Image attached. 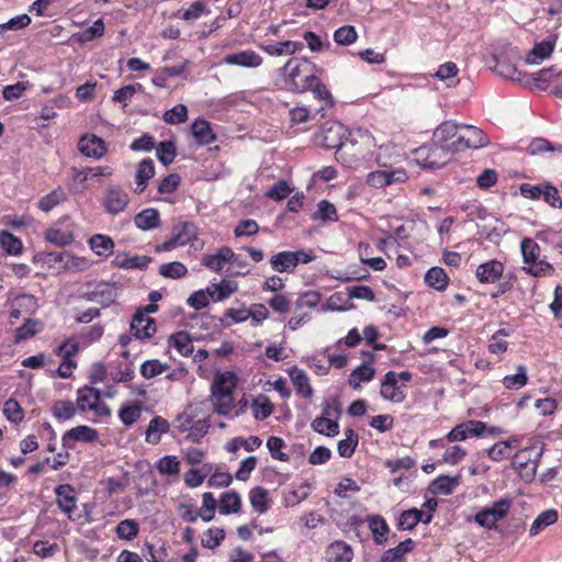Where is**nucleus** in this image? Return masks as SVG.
<instances>
[{"label":"nucleus","instance_id":"f257e3e1","mask_svg":"<svg viewBox=\"0 0 562 562\" xmlns=\"http://www.w3.org/2000/svg\"><path fill=\"white\" fill-rule=\"evenodd\" d=\"M347 128L337 121H326L316 135L318 145L326 149H336L337 161L347 167L360 160L359 154L355 151L356 142L346 139Z\"/></svg>","mask_w":562,"mask_h":562},{"label":"nucleus","instance_id":"f03ea898","mask_svg":"<svg viewBox=\"0 0 562 562\" xmlns=\"http://www.w3.org/2000/svg\"><path fill=\"white\" fill-rule=\"evenodd\" d=\"M283 70L286 71L289 76V79L286 80L289 90L295 93H302L311 90L316 99L325 101L326 104L330 106L334 105L331 93L318 77L315 75H307L301 81L297 80L302 71L301 66L296 60L290 59L283 67Z\"/></svg>","mask_w":562,"mask_h":562},{"label":"nucleus","instance_id":"7ed1b4c3","mask_svg":"<svg viewBox=\"0 0 562 562\" xmlns=\"http://www.w3.org/2000/svg\"><path fill=\"white\" fill-rule=\"evenodd\" d=\"M237 374L233 371L216 372L211 385L215 411L227 415L234 407L233 392L237 386Z\"/></svg>","mask_w":562,"mask_h":562},{"label":"nucleus","instance_id":"20e7f679","mask_svg":"<svg viewBox=\"0 0 562 562\" xmlns=\"http://www.w3.org/2000/svg\"><path fill=\"white\" fill-rule=\"evenodd\" d=\"M415 161L426 169H439L443 167L449 155L452 154L448 147H441L432 142L430 145L420 146L415 149Z\"/></svg>","mask_w":562,"mask_h":562},{"label":"nucleus","instance_id":"39448f33","mask_svg":"<svg viewBox=\"0 0 562 562\" xmlns=\"http://www.w3.org/2000/svg\"><path fill=\"white\" fill-rule=\"evenodd\" d=\"M130 203V195L120 186L111 184L105 189L102 206L110 215L122 213Z\"/></svg>","mask_w":562,"mask_h":562},{"label":"nucleus","instance_id":"423d86ee","mask_svg":"<svg viewBox=\"0 0 562 562\" xmlns=\"http://www.w3.org/2000/svg\"><path fill=\"white\" fill-rule=\"evenodd\" d=\"M78 297L87 302H97L105 308L115 303L117 297V286L116 283L101 282L94 290L79 293Z\"/></svg>","mask_w":562,"mask_h":562},{"label":"nucleus","instance_id":"0eeeda50","mask_svg":"<svg viewBox=\"0 0 562 562\" xmlns=\"http://www.w3.org/2000/svg\"><path fill=\"white\" fill-rule=\"evenodd\" d=\"M461 133L456 138V144L464 148H482L490 144L487 135L479 127L472 125H460Z\"/></svg>","mask_w":562,"mask_h":562},{"label":"nucleus","instance_id":"6e6552de","mask_svg":"<svg viewBox=\"0 0 562 562\" xmlns=\"http://www.w3.org/2000/svg\"><path fill=\"white\" fill-rule=\"evenodd\" d=\"M460 131V125L446 121L442 122L434 132L432 142L440 145L441 147H448L451 153H456L459 150V147L456 144V139L458 137V132Z\"/></svg>","mask_w":562,"mask_h":562},{"label":"nucleus","instance_id":"1a4fd4ad","mask_svg":"<svg viewBox=\"0 0 562 562\" xmlns=\"http://www.w3.org/2000/svg\"><path fill=\"white\" fill-rule=\"evenodd\" d=\"M54 492L58 508L67 515L68 519L74 520L72 514L77 509L78 501L75 487L67 483L59 484Z\"/></svg>","mask_w":562,"mask_h":562},{"label":"nucleus","instance_id":"9d476101","mask_svg":"<svg viewBox=\"0 0 562 562\" xmlns=\"http://www.w3.org/2000/svg\"><path fill=\"white\" fill-rule=\"evenodd\" d=\"M34 261H42L49 267L56 263H63L64 268L76 267L78 270L81 269L79 262H83L82 259L77 258L68 251H43L34 256Z\"/></svg>","mask_w":562,"mask_h":562},{"label":"nucleus","instance_id":"9b49d317","mask_svg":"<svg viewBox=\"0 0 562 562\" xmlns=\"http://www.w3.org/2000/svg\"><path fill=\"white\" fill-rule=\"evenodd\" d=\"M78 149L86 157L100 159L105 155L108 147L101 137L94 134H86L80 137Z\"/></svg>","mask_w":562,"mask_h":562},{"label":"nucleus","instance_id":"f8f14e48","mask_svg":"<svg viewBox=\"0 0 562 562\" xmlns=\"http://www.w3.org/2000/svg\"><path fill=\"white\" fill-rule=\"evenodd\" d=\"M262 61V57L252 49L235 52L223 57L224 64L244 68H257Z\"/></svg>","mask_w":562,"mask_h":562},{"label":"nucleus","instance_id":"ddd939ff","mask_svg":"<svg viewBox=\"0 0 562 562\" xmlns=\"http://www.w3.org/2000/svg\"><path fill=\"white\" fill-rule=\"evenodd\" d=\"M504 269L502 261L492 259L479 265L475 276L481 283L493 284L502 278Z\"/></svg>","mask_w":562,"mask_h":562},{"label":"nucleus","instance_id":"4468645a","mask_svg":"<svg viewBox=\"0 0 562 562\" xmlns=\"http://www.w3.org/2000/svg\"><path fill=\"white\" fill-rule=\"evenodd\" d=\"M98 439V431L85 425H80L65 432L63 436V447L65 449H72L74 443L77 441L81 442H93Z\"/></svg>","mask_w":562,"mask_h":562},{"label":"nucleus","instance_id":"2eb2a0df","mask_svg":"<svg viewBox=\"0 0 562 562\" xmlns=\"http://www.w3.org/2000/svg\"><path fill=\"white\" fill-rule=\"evenodd\" d=\"M522 436H512L507 440H501L486 450L487 457L493 461H501L512 456V451L520 447Z\"/></svg>","mask_w":562,"mask_h":562},{"label":"nucleus","instance_id":"dca6fc26","mask_svg":"<svg viewBox=\"0 0 562 562\" xmlns=\"http://www.w3.org/2000/svg\"><path fill=\"white\" fill-rule=\"evenodd\" d=\"M380 393L385 400L394 403H401L405 398L404 390L398 385L396 372L389 371L385 373Z\"/></svg>","mask_w":562,"mask_h":562},{"label":"nucleus","instance_id":"f3484780","mask_svg":"<svg viewBox=\"0 0 562 562\" xmlns=\"http://www.w3.org/2000/svg\"><path fill=\"white\" fill-rule=\"evenodd\" d=\"M493 61L494 66H491L490 68L498 76L521 83L529 82L528 75L526 72L518 70L515 65L507 63L495 55L493 56Z\"/></svg>","mask_w":562,"mask_h":562},{"label":"nucleus","instance_id":"a211bd4d","mask_svg":"<svg viewBox=\"0 0 562 562\" xmlns=\"http://www.w3.org/2000/svg\"><path fill=\"white\" fill-rule=\"evenodd\" d=\"M327 562H351L353 549L342 540L331 542L325 551Z\"/></svg>","mask_w":562,"mask_h":562},{"label":"nucleus","instance_id":"6ab92c4d","mask_svg":"<svg viewBox=\"0 0 562 562\" xmlns=\"http://www.w3.org/2000/svg\"><path fill=\"white\" fill-rule=\"evenodd\" d=\"M155 176V165L150 158L143 159L136 170V188L134 192L140 194L147 188L148 181Z\"/></svg>","mask_w":562,"mask_h":562},{"label":"nucleus","instance_id":"aec40b11","mask_svg":"<svg viewBox=\"0 0 562 562\" xmlns=\"http://www.w3.org/2000/svg\"><path fill=\"white\" fill-rule=\"evenodd\" d=\"M211 424H178L172 432L186 434V439L193 442L200 443L201 439L209 432Z\"/></svg>","mask_w":562,"mask_h":562},{"label":"nucleus","instance_id":"412c9836","mask_svg":"<svg viewBox=\"0 0 562 562\" xmlns=\"http://www.w3.org/2000/svg\"><path fill=\"white\" fill-rule=\"evenodd\" d=\"M322 415L316 417L313 422H338L341 414V403L337 397H326L322 404Z\"/></svg>","mask_w":562,"mask_h":562},{"label":"nucleus","instance_id":"4be33fe9","mask_svg":"<svg viewBox=\"0 0 562 562\" xmlns=\"http://www.w3.org/2000/svg\"><path fill=\"white\" fill-rule=\"evenodd\" d=\"M555 38L557 37L554 36L553 38H547L540 43H536L532 49L528 53L526 63L538 64L549 57L554 49Z\"/></svg>","mask_w":562,"mask_h":562},{"label":"nucleus","instance_id":"5701e85b","mask_svg":"<svg viewBox=\"0 0 562 562\" xmlns=\"http://www.w3.org/2000/svg\"><path fill=\"white\" fill-rule=\"evenodd\" d=\"M270 265L273 271L280 273L294 272L296 265L293 251H280L270 258Z\"/></svg>","mask_w":562,"mask_h":562},{"label":"nucleus","instance_id":"b1692460","mask_svg":"<svg viewBox=\"0 0 562 562\" xmlns=\"http://www.w3.org/2000/svg\"><path fill=\"white\" fill-rule=\"evenodd\" d=\"M460 484V475L449 476L439 475L428 486V491L434 494L450 495L453 487Z\"/></svg>","mask_w":562,"mask_h":562},{"label":"nucleus","instance_id":"393cba45","mask_svg":"<svg viewBox=\"0 0 562 562\" xmlns=\"http://www.w3.org/2000/svg\"><path fill=\"white\" fill-rule=\"evenodd\" d=\"M134 223L142 231H149L160 226L159 212L154 207L143 210L134 217Z\"/></svg>","mask_w":562,"mask_h":562},{"label":"nucleus","instance_id":"a878e982","mask_svg":"<svg viewBox=\"0 0 562 562\" xmlns=\"http://www.w3.org/2000/svg\"><path fill=\"white\" fill-rule=\"evenodd\" d=\"M192 134L200 145H210L216 139L211 124L204 119H198L192 123Z\"/></svg>","mask_w":562,"mask_h":562},{"label":"nucleus","instance_id":"bb28decb","mask_svg":"<svg viewBox=\"0 0 562 562\" xmlns=\"http://www.w3.org/2000/svg\"><path fill=\"white\" fill-rule=\"evenodd\" d=\"M150 261L151 258L147 256L126 257L125 255H116L112 261V266L122 269L145 270Z\"/></svg>","mask_w":562,"mask_h":562},{"label":"nucleus","instance_id":"cd10ccee","mask_svg":"<svg viewBox=\"0 0 562 562\" xmlns=\"http://www.w3.org/2000/svg\"><path fill=\"white\" fill-rule=\"evenodd\" d=\"M220 513L222 515L237 514L241 509V498L236 491H227L221 495Z\"/></svg>","mask_w":562,"mask_h":562},{"label":"nucleus","instance_id":"c85d7f7f","mask_svg":"<svg viewBox=\"0 0 562 562\" xmlns=\"http://www.w3.org/2000/svg\"><path fill=\"white\" fill-rule=\"evenodd\" d=\"M414 547L415 542L413 539L407 538L401 541L396 547L386 550L382 554L380 562H402L404 554L413 551Z\"/></svg>","mask_w":562,"mask_h":562},{"label":"nucleus","instance_id":"c756f323","mask_svg":"<svg viewBox=\"0 0 562 562\" xmlns=\"http://www.w3.org/2000/svg\"><path fill=\"white\" fill-rule=\"evenodd\" d=\"M368 521L374 542L380 546L384 544L387 540L386 535L390 531L385 519L380 515H373L368 517Z\"/></svg>","mask_w":562,"mask_h":562},{"label":"nucleus","instance_id":"7c9ffc66","mask_svg":"<svg viewBox=\"0 0 562 562\" xmlns=\"http://www.w3.org/2000/svg\"><path fill=\"white\" fill-rule=\"evenodd\" d=\"M237 291V284L232 281H227L223 279L221 283H212L211 286L206 289V292L210 294L213 301L221 302L231 296L233 293Z\"/></svg>","mask_w":562,"mask_h":562},{"label":"nucleus","instance_id":"2f4dec72","mask_svg":"<svg viewBox=\"0 0 562 562\" xmlns=\"http://www.w3.org/2000/svg\"><path fill=\"white\" fill-rule=\"evenodd\" d=\"M100 392L91 386H85L78 390V397L76 407L78 411H92L95 403L99 401Z\"/></svg>","mask_w":562,"mask_h":562},{"label":"nucleus","instance_id":"473e14b6","mask_svg":"<svg viewBox=\"0 0 562 562\" xmlns=\"http://www.w3.org/2000/svg\"><path fill=\"white\" fill-rule=\"evenodd\" d=\"M449 277L441 267H432L425 274V282L428 286L445 291L449 284Z\"/></svg>","mask_w":562,"mask_h":562},{"label":"nucleus","instance_id":"72a5a7b5","mask_svg":"<svg viewBox=\"0 0 562 562\" xmlns=\"http://www.w3.org/2000/svg\"><path fill=\"white\" fill-rule=\"evenodd\" d=\"M89 246L95 255L109 257L113 252L114 241L110 236L95 234L90 237Z\"/></svg>","mask_w":562,"mask_h":562},{"label":"nucleus","instance_id":"f704fd0d","mask_svg":"<svg viewBox=\"0 0 562 562\" xmlns=\"http://www.w3.org/2000/svg\"><path fill=\"white\" fill-rule=\"evenodd\" d=\"M169 346L175 347L178 352L184 357L193 352V345L190 335L187 331H177L169 336Z\"/></svg>","mask_w":562,"mask_h":562},{"label":"nucleus","instance_id":"c9c22d12","mask_svg":"<svg viewBox=\"0 0 562 562\" xmlns=\"http://www.w3.org/2000/svg\"><path fill=\"white\" fill-rule=\"evenodd\" d=\"M289 373L296 392L303 397H310L313 391L306 373L297 367H293Z\"/></svg>","mask_w":562,"mask_h":562},{"label":"nucleus","instance_id":"e433bc0d","mask_svg":"<svg viewBox=\"0 0 562 562\" xmlns=\"http://www.w3.org/2000/svg\"><path fill=\"white\" fill-rule=\"evenodd\" d=\"M301 42L283 41L273 44H267L262 48L271 56H281L283 54H294L296 50L302 49Z\"/></svg>","mask_w":562,"mask_h":562},{"label":"nucleus","instance_id":"4c0bfd02","mask_svg":"<svg viewBox=\"0 0 562 562\" xmlns=\"http://www.w3.org/2000/svg\"><path fill=\"white\" fill-rule=\"evenodd\" d=\"M249 501L255 512L265 514L269 509L268 491L261 486H256L249 492Z\"/></svg>","mask_w":562,"mask_h":562},{"label":"nucleus","instance_id":"58836bf2","mask_svg":"<svg viewBox=\"0 0 562 562\" xmlns=\"http://www.w3.org/2000/svg\"><path fill=\"white\" fill-rule=\"evenodd\" d=\"M558 512L555 509H547L542 512L532 522L529 533L537 536L544 528L553 525L558 520Z\"/></svg>","mask_w":562,"mask_h":562},{"label":"nucleus","instance_id":"ea45409f","mask_svg":"<svg viewBox=\"0 0 562 562\" xmlns=\"http://www.w3.org/2000/svg\"><path fill=\"white\" fill-rule=\"evenodd\" d=\"M422 520V510L411 508L403 510L400 515L396 527L398 530H413Z\"/></svg>","mask_w":562,"mask_h":562},{"label":"nucleus","instance_id":"a19ab883","mask_svg":"<svg viewBox=\"0 0 562 562\" xmlns=\"http://www.w3.org/2000/svg\"><path fill=\"white\" fill-rule=\"evenodd\" d=\"M130 330L132 335L138 340H145L151 338L157 331L156 321L154 318H144L139 325L132 327L130 324Z\"/></svg>","mask_w":562,"mask_h":562},{"label":"nucleus","instance_id":"79ce46f5","mask_svg":"<svg viewBox=\"0 0 562 562\" xmlns=\"http://www.w3.org/2000/svg\"><path fill=\"white\" fill-rule=\"evenodd\" d=\"M526 151L531 156L543 154L546 151L561 153L562 145H554L543 137H536L529 143V145L526 148Z\"/></svg>","mask_w":562,"mask_h":562},{"label":"nucleus","instance_id":"37998d69","mask_svg":"<svg viewBox=\"0 0 562 562\" xmlns=\"http://www.w3.org/2000/svg\"><path fill=\"white\" fill-rule=\"evenodd\" d=\"M260 446L261 439L257 436H250L248 439H244L243 437H235L227 442L226 450L228 452H236L243 447L246 451H254Z\"/></svg>","mask_w":562,"mask_h":562},{"label":"nucleus","instance_id":"c03bdc74","mask_svg":"<svg viewBox=\"0 0 562 562\" xmlns=\"http://www.w3.org/2000/svg\"><path fill=\"white\" fill-rule=\"evenodd\" d=\"M0 245L2 249L9 255H20L23 250V244L20 238L14 236L8 231L0 233Z\"/></svg>","mask_w":562,"mask_h":562},{"label":"nucleus","instance_id":"a18cd8bd","mask_svg":"<svg viewBox=\"0 0 562 562\" xmlns=\"http://www.w3.org/2000/svg\"><path fill=\"white\" fill-rule=\"evenodd\" d=\"M375 370L367 364L357 367L349 376V385L352 389H358L361 382H369L374 378Z\"/></svg>","mask_w":562,"mask_h":562},{"label":"nucleus","instance_id":"49530a36","mask_svg":"<svg viewBox=\"0 0 562 562\" xmlns=\"http://www.w3.org/2000/svg\"><path fill=\"white\" fill-rule=\"evenodd\" d=\"M67 200V195L65 191L61 188L54 189L48 194L41 198L38 201V207L43 212H49L55 206H57L59 203Z\"/></svg>","mask_w":562,"mask_h":562},{"label":"nucleus","instance_id":"de8ad7c7","mask_svg":"<svg viewBox=\"0 0 562 562\" xmlns=\"http://www.w3.org/2000/svg\"><path fill=\"white\" fill-rule=\"evenodd\" d=\"M116 536L122 540L131 541L139 532V524L135 519H124L115 528Z\"/></svg>","mask_w":562,"mask_h":562},{"label":"nucleus","instance_id":"09e8293b","mask_svg":"<svg viewBox=\"0 0 562 562\" xmlns=\"http://www.w3.org/2000/svg\"><path fill=\"white\" fill-rule=\"evenodd\" d=\"M359 437L352 429L346 430V438L338 442V453L342 458H350L358 446Z\"/></svg>","mask_w":562,"mask_h":562},{"label":"nucleus","instance_id":"8fccbe9b","mask_svg":"<svg viewBox=\"0 0 562 562\" xmlns=\"http://www.w3.org/2000/svg\"><path fill=\"white\" fill-rule=\"evenodd\" d=\"M157 158L164 166H169L177 156V147L172 140L160 142L157 147Z\"/></svg>","mask_w":562,"mask_h":562},{"label":"nucleus","instance_id":"3c124183","mask_svg":"<svg viewBox=\"0 0 562 562\" xmlns=\"http://www.w3.org/2000/svg\"><path fill=\"white\" fill-rule=\"evenodd\" d=\"M313 220H321L323 222L331 221L337 222L338 215L336 206L327 200H322L317 204V211L312 215Z\"/></svg>","mask_w":562,"mask_h":562},{"label":"nucleus","instance_id":"603ef678","mask_svg":"<svg viewBox=\"0 0 562 562\" xmlns=\"http://www.w3.org/2000/svg\"><path fill=\"white\" fill-rule=\"evenodd\" d=\"M252 413L256 419H266L273 411V404L266 395H259L252 401Z\"/></svg>","mask_w":562,"mask_h":562},{"label":"nucleus","instance_id":"864d4df0","mask_svg":"<svg viewBox=\"0 0 562 562\" xmlns=\"http://www.w3.org/2000/svg\"><path fill=\"white\" fill-rule=\"evenodd\" d=\"M77 411L75 403L71 401H56L52 406L53 416L57 419H70Z\"/></svg>","mask_w":562,"mask_h":562},{"label":"nucleus","instance_id":"5fc2aeb1","mask_svg":"<svg viewBox=\"0 0 562 562\" xmlns=\"http://www.w3.org/2000/svg\"><path fill=\"white\" fill-rule=\"evenodd\" d=\"M528 382L527 370L525 366H519L517 372L512 375H506L503 379V384L508 390H519Z\"/></svg>","mask_w":562,"mask_h":562},{"label":"nucleus","instance_id":"6e6d98bb","mask_svg":"<svg viewBox=\"0 0 562 562\" xmlns=\"http://www.w3.org/2000/svg\"><path fill=\"white\" fill-rule=\"evenodd\" d=\"M45 238L47 241L58 247L68 246L74 241L72 233L56 228L47 229L45 233Z\"/></svg>","mask_w":562,"mask_h":562},{"label":"nucleus","instance_id":"4d7b16f0","mask_svg":"<svg viewBox=\"0 0 562 562\" xmlns=\"http://www.w3.org/2000/svg\"><path fill=\"white\" fill-rule=\"evenodd\" d=\"M144 88L140 83L127 85L116 90L112 97L114 103H122L123 106L127 105L136 92H143Z\"/></svg>","mask_w":562,"mask_h":562},{"label":"nucleus","instance_id":"13d9d810","mask_svg":"<svg viewBox=\"0 0 562 562\" xmlns=\"http://www.w3.org/2000/svg\"><path fill=\"white\" fill-rule=\"evenodd\" d=\"M211 471V467L204 464L201 469H190L184 475V482L189 487H198L200 486L207 474Z\"/></svg>","mask_w":562,"mask_h":562},{"label":"nucleus","instance_id":"bf43d9fd","mask_svg":"<svg viewBox=\"0 0 562 562\" xmlns=\"http://www.w3.org/2000/svg\"><path fill=\"white\" fill-rule=\"evenodd\" d=\"M159 273L164 278L180 279L188 273V269L183 263L179 261H172L161 265L159 268Z\"/></svg>","mask_w":562,"mask_h":562},{"label":"nucleus","instance_id":"052dcab7","mask_svg":"<svg viewBox=\"0 0 562 562\" xmlns=\"http://www.w3.org/2000/svg\"><path fill=\"white\" fill-rule=\"evenodd\" d=\"M144 409L149 411L148 408L144 407L142 403L135 402L121 407L119 416L121 422H137V419L140 418L142 412Z\"/></svg>","mask_w":562,"mask_h":562},{"label":"nucleus","instance_id":"680f3d73","mask_svg":"<svg viewBox=\"0 0 562 562\" xmlns=\"http://www.w3.org/2000/svg\"><path fill=\"white\" fill-rule=\"evenodd\" d=\"M284 447L285 442L280 437L271 436L267 440V448L271 457L276 460L288 462L290 460V456L281 451Z\"/></svg>","mask_w":562,"mask_h":562},{"label":"nucleus","instance_id":"e2e57ef3","mask_svg":"<svg viewBox=\"0 0 562 562\" xmlns=\"http://www.w3.org/2000/svg\"><path fill=\"white\" fill-rule=\"evenodd\" d=\"M358 38L357 31L352 25H344L334 33V41L339 45H350Z\"/></svg>","mask_w":562,"mask_h":562},{"label":"nucleus","instance_id":"0e129e2a","mask_svg":"<svg viewBox=\"0 0 562 562\" xmlns=\"http://www.w3.org/2000/svg\"><path fill=\"white\" fill-rule=\"evenodd\" d=\"M225 536L226 533L223 528H209L202 539V546L207 549H215L222 543Z\"/></svg>","mask_w":562,"mask_h":562},{"label":"nucleus","instance_id":"69168bd1","mask_svg":"<svg viewBox=\"0 0 562 562\" xmlns=\"http://www.w3.org/2000/svg\"><path fill=\"white\" fill-rule=\"evenodd\" d=\"M168 124H180L188 120V109L184 104H177L172 109L167 110L162 116Z\"/></svg>","mask_w":562,"mask_h":562},{"label":"nucleus","instance_id":"338daca9","mask_svg":"<svg viewBox=\"0 0 562 562\" xmlns=\"http://www.w3.org/2000/svg\"><path fill=\"white\" fill-rule=\"evenodd\" d=\"M157 470L165 475H177L180 471V462L175 456H165L157 462Z\"/></svg>","mask_w":562,"mask_h":562},{"label":"nucleus","instance_id":"774afa93","mask_svg":"<svg viewBox=\"0 0 562 562\" xmlns=\"http://www.w3.org/2000/svg\"><path fill=\"white\" fill-rule=\"evenodd\" d=\"M559 237H562V229L553 231L549 228L536 234V238L538 240L553 245L554 248L558 249L560 254H562V240H560Z\"/></svg>","mask_w":562,"mask_h":562}]
</instances>
